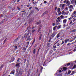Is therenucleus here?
<instances>
[{
	"label": "nucleus",
	"instance_id": "obj_55",
	"mask_svg": "<svg viewBox=\"0 0 76 76\" xmlns=\"http://www.w3.org/2000/svg\"><path fill=\"white\" fill-rule=\"evenodd\" d=\"M69 28H70V27H66V29L67 30V29H69Z\"/></svg>",
	"mask_w": 76,
	"mask_h": 76
},
{
	"label": "nucleus",
	"instance_id": "obj_57",
	"mask_svg": "<svg viewBox=\"0 0 76 76\" xmlns=\"http://www.w3.org/2000/svg\"><path fill=\"white\" fill-rule=\"evenodd\" d=\"M72 22H72V21H71L70 23H69V25H70V24H72Z\"/></svg>",
	"mask_w": 76,
	"mask_h": 76
},
{
	"label": "nucleus",
	"instance_id": "obj_63",
	"mask_svg": "<svg viewBox=\"0 0 76 76\" xmlns=\"http://www.w3.org/2000/svg\"><path fill=\"white\" fill-rule=\"evenodd\" d=\"M76 20V19H74V20H72L73 22H75V21Z\"/></svg>",
	"mask_w": 76,
	"mask_h": 76
},
{
	"label": "nucleus",
	"instance_id": "obj_7",
	"mask_svg": "<svg viewBox=\"0 0 76 76\" xmlns=\"http://www.w3.org/2000/svg\"><path fill=\"white\" fill-rule=\"evenodd\" d=\"M68 8L70 9H73V5H70L68 7Z\"/></svg>",
	"mask_w": 76,
	"mask_h": 76
},
{
	"label": "nucleus",
	"instance_id": "obj_4",
	"mask_svg": "<svg viewBox=\"0 0 76 76\" xmlns=\"http://www.w3.org/2000/svg\"><path fill=\"white\" fill-rule=\"evenodd\" d=\"M31 29V28H30L29 27H28L27 28V30H27H28V33L29 32L30 33H31V32H30V29Z\"/></svg>",
	"mask_w": 76,
	"mask_h": 76
},
{
	"label": "nucleus",
	"instance_id": "obj_10",
	"mask_svg": "<svg viewBox=\"0 0 76 76\" xmlns=\"http://www.w3.org/2000/svg\"><path fill=\"white\" fill-rule=\"evenodd\" d=\"M20 38H19V37H18L16 38L15 40V42H17L18 40L20 39Z\"/></svg>",
	"mask_w": 76,
	"mask_h": 76
},
{
	"label": "nucleus",
	"instance_id": "obj_53",
	"mask_svg": "<svg viewBox=\"0 0 76 76\" xmlns=\"http://www.w3.org/2000/svg\"><path fill=\"white\" fill-rule=\"evenodd\" d=\"M62 41V42L61 43V44H63L64 43V41L63 40Z\"/></svg>",
	"mask_w": 76,
	"mask_h": 76
},
{
	"label": "nucleus",
	"instance_id": "obj_6",
	"mask_svg": "<svg viewBox=\"0 0 76 76\" xmlns=\"http://www.w3.org/2000/svg\"><path fill=\"white\" fill-rule=\"evenodd\" d=\"M57 19L58 21V22H61V18L60 17H58L57 18Z\"/></svg>",
	"mask_w": 76,
	"mask_h": 76
},
{
	"label": "nucleus",
	"instance_id": "obj_40",
	"mask_svg": "<svg viewBox=\"0 0 76 76\" xmlns=\"http://www.w3.org/2000/svg\"><path fill=\"white\" fill-rule=\"evenodd\" d=\"M58 42V41H56L55 42V44H54V45H56V44H57Z\"/></svg>",
	"mask_w": 76,
	"mask_h": 76
},
{
	"label": "nucleus",
	"instance_id": "obj_60",
	"mask_svg": "<svg viewBox=\"0 0 76 76\" xmlns=\"http://www.w3.org/2000/svg\"><path fill=\"white\" fill-rule=\"evenodd\" d=\"M17 8L18 9V10H20V8H19V7H17Z\"/></svg>",
	"mask_w": 76,
	"mask_h": 76
},
{
	"label": "nucleus",
	"instance_id": "obj_26",
	"mask_svg": "<svg viewBox=\"0 0 76 76\" xmlns=\"http://www.w3.org/2000/svg\"><path fill=\"white\" fill-rule=\"evenodd\" d=\"M35 52H36V49H34L33 50V54H35Z\"/></svg>",
	"mask_w": 76,
	"mask_h": 76
},
{
	"label": "nucleus",
	"instance_id": "obj_36",
	"mask_svg": "<svg viewBox=\"0 0 76 76\" xmlns=\"http://www.w3.org/2000/svg\"><path fill=\"white\" fill-rule=\"evenodd\" d=\"M35 30H32L31 32L32 33H34V32H35Z\"/></svg>",
	"mask_w": 76,
	"mask_h": 76
},
{
	"label": "nucleus",
	"instance_id": "obj_32",
	"mask_svg": "<svg viewBox=\"0 0 76 76\" xmlns=\"http://www.w3.org/2000/svg\"><path fill=\"white\" fill-rule=\"evenodd\" d=\"M66 5V4H62V7H64V6H65Z\"/></svg>",
	"mask_w": 76,
	"mask_h": 76
},
{
	"label": "nucleus",
	"instance_id": "obj_61",
	"mask_svg": "<svg viewBox=\"0 0 76 76\" xmlns=\"http://www.w3.org/2000/svg\"><path fill=\"white\" fill-rule=\"evenodd\" d=\"M31 15V14H29L27 16L28 18V17H29V16H30V15Z\"/></svg>",
	"mask_w": 76,
	"mask_h": 76
},
{
	"label": "nucleus",
	"instance_id": "obj_29",
	"mask_svg": "<svg viewBox=\"0 0 76 76\" xmlns=\"http://www.w3.org/2000/svg\"><path fill=\"white\" fill-rule=\"evenodd\" d=\"M15 48H14L15 50H16V49H17V46H15Z\"/></svg>",
	"mask_w": 76,
	"mask_h": 76
},
{
	"label": "nucleus",
	"instance_id": "obj_37",
	"mask_svg": "<svg viewBox=\"0 0 76 76\" xmlns=\"http://www.w3.org/2000/svg\"><path fill=\"white\" fill-rule=\"evenodd\" d=\"M74 73H75V71H73L72 72V73L71 74V75H73Z\"/></svg>",
	"mask_w": 76,
	"mask_h": 76
},
{
	"label": "nucleus",
	"instance_id": "obj_39",
	"mask_svg": "<svg viewBox=\"0 0 76 76\" xmlns=\"http://www.w3.org/2000/svg\"><path fill=\"white\" fill-rule=\"evenodd\" d=\"M39 28H42V26L41 25H39Z\"/></svg>",
	"mask_w": 76,
	"mask_h": 76
},
{
	"label": "nucleus",
	"instance_id": "obj_16",
	"mask_svg": "<svg viewBox=\"0 0 76 76\" xmlns=\"http://www.w3.org/2000/svg\"><path fill=\"white\" fill-rule=\"evenodd\" d=\"M75 2V0H72L71 1V3L72 4H74Z\"/></svg>",
	"mask_w": 76,
	"mask_h": 76
},
{
	"label": "nucleus",
	"instance_id": "obj_2",
	"mask_svg": "<svg viewBox=\"0 0 76 76\" xmlns=\"http://www.w3.org/2000/svg\"><path fill=\"white\" fill-rule=\"evenodd\" d=\"M56 34L57 33H56V32H53L51 35V36L50 37V38H53L54 37L55 35H56Z\"/></svg>",
	"mask_w": 76,
	"mask_h": 76
},
{
	"label": "nucleus",
	"instance_id": "obj_49",
	"mask_svg": "<svg viewBox=\"0 0 76 76\" xmlns=\"http://www.w3.org/2000/svg\"><path fill=\"white\" fill-rule=\"evenodd\" d=\"M65 10H67L68 9V7H66L65 8Z\"/></svg>",
	"mask_w": 76,
	"mask_h": 76
},
{
	"label": "nucleus",
	"instance_id": "obj_18",
	"mask_svg": "<svg viewBox=\"0 0 76 76\" xmlns=\"http://www.w3.org/2000/svg\"><path fill=\"white\" fill-rule=\"evenodd\" d=\"M76 11H75L73 13H72V16H73L74 15V14H76Z\"/></svg>",
	"mask_w": 76,
	"mask_h": 76
},
{
	"label": "nucleus",
	"instance_id": "obj_31",
	"mask_svg": "<svg viewBox=\"0 0 76 76\" xmlns=\"http://www.w3.org/2000/svg\"><path fill=\"white\" fill-rule=\"evenodd\" d=\"M60 18H61V19H62V18H64V16L61 15L60 16Z\"/></svg>",
	"mask_w": 76,
	"mask_h": 76
},
{
	"label": "nucleus",
	"instance_id": "obj_12",
	"mask_svg": "<svg viewBox=\"0 0 76 76\" xmlns=\"http://www.w3.org/2000/svg\"><path fill=\"white\" fill-rule=\"evenodd\" d=\"M20 64V63L17 64L15 65V67H16L18 66H19V65Z\"/></svg>",
	"mask_w": 76,
	"mask_h": 76
},
{
	"label": "nucleus",
	"instance_id": "obj_33",
	"mask_svg": "<svg viewBox=\"0 0 76 76\" xmlns=\"http://www.w3.org/2000/svg\"><path fill=\"white\" fill-rule=\"evenodd\" d=\"M35 39H34L33 42H32V45H33L34 44V42H35Z\"/></svg>",
	"mask_w": 76,
	"mask_h": 76
},
{
	"label": "nucleus",
	"instance_id": "obj_34",
	"mask_svg": "<svg viewBox=\"0 0 76 76\" xmlns=\"http://www.w3.org/2000/svg\"><path fill=\"white\" fill-rule=\"evenodd\" d=\"M51 38L50 37V39H49L48 42H51Z\"/></svg>",
	"mask_w": 76,
	"mask_h": 76
},
{
	"label": "nucleus",
	"instance_id": "obj_64",
	"mask_svg": "<svg viewBox=\"0 0 76 76\" xmlns=\"http://www.w3.org/2000/svg\"><path fill=\"white\" fill-rule=\"evenodd\" d=\"M74 3L75 4H76V0H75V1H74Z\"/></svg>",
	"mask_w": 76,
	"mask_h": 76
},
{
	"label": "nucleus",
	"instance_id": "obj_28",
	"mask_svg": "<svg viewBox=\"0 0 76 76\" xmlns=\"http://www.w3.org/2000/svg\"><path fill=\"white\" fill-rule=\"evenodd\" d=\"M41 28H39L38 29V32H39V31H41Z\"/></svg>",
	"mask_w": 76,
	"mask_h": 76
},
{
	"label": "nucleus",
	"instance_id": "obj_23",
	"mask_svg": "<svg viewBox=\"0 0 76 76\" xmlns=\"http://www.w3.org/2000/svg\"><path fill=\"white\" fill-rule=\"evenodd\" d=\"M15 58H12L11 59V61H15Z\"/></svg>",
	"mask_w": 76,
	"mask_h": 76
},
{
	"label": "nucleus",
	"instance_id": "obj_22",
	"mask_svg": "<svg viewBox=\"0 0 76 76\" xmlns=\"http://www.w3.org/2000/svg\"><path fill=\"white\" fill-rule=\"evenodd\" d=\"M70 73H71V71L69 70L68 71V72L67 74V75H69V74H70Z\"/></svg>",
	"mask_w": 76,
	"mask_h": 76
},
{
	"label": "nucleus",
	"instance_id": "obj_17",
	"mask_svg": "<svg viewBox=\"0 0 76 76\" xmlns=\"http://www.w3.org/2000/svg\"><path fill=\"white\" fill-rule=\"evenodd\" d=\"M57 26H56L55 27H54L53 28V31H55L56 30V28H57Z\"/></svg>",
	"mask_w": 76,
	"mask_h": 76
},
{
	"label": "nucleus",
	"instance_id": "obj_38",
	"mask_svg": "<svg viewBox=\"0 0 76 76\" xmlns=\"http://www.w3.org/2000/svg\"><path fill=\"white\" fill-rule=\"evenodd\" d=\"M48 47H49L50 45V44L48 43L47 44Z\"/></svg>",
	"mask_w": 76,
	"mask_h": 76
},
{
	"label": "nucleus",
	"instance_id": "obj_54",
	"mask_svg": "<svg viewBox=\"0 0 76 76\" xmlns=\"http://www.w3.org/2000/svg\"><path fill=\"white\" fill-rule=\"evenodd\" d=\"M53 48H57V47H56V46H53Z\"/></svg>",
	"mask_w": 76,
	"mask_h": 76
},
{
	"label": "nucleus",
	"instance_id": "obj_42",
	"mask_svg": "<svg viewBox=\"0 0 76 76\" xmlns=\"http://www.w3.org/2000/svg\"><path fill=\"white\" fill-rule=\"evenodd\" d=\"M67 2V0H65L64 1V3H66Z\"/></svg>",
	"mask_w": 76,
	"mask_h": 76
},
{
	"label": "nucleus",
	"instance_id": "obj_3",
	"mask_svg": "<svg viewBox=\"0 0 76 76\" xmlns=\"http://www.w3.org/2000/svg\"><path fill=\"white\" fill-rule=\"evenodd\" d=\"M66 4H67L66 5V6H70V1H69V0H67L66 1Z\"/></svg>",
	"mask_w": 76,
	"mask_h": 76
},
{
	"label": "nucleus",
	"instance_id": "obj_52",
	"mask_svg": "<svg viewBox=\"0 0 76 76\" xmlns=\"http://www.w3.org/2000/svg\"><path fill=\"white\" fill-rule=\"evenodd\" d=\"M64 11H63L62 12V15H63L64 13Z\"/></svg>",
	"mask_w": 76,
	"mask_h": 76
},
{
	"label": "nucleus",
	"instance_id": "obj_13",
	"mask_svg": "<svg viewBox=\"0 0 76 76\" xmlns=\"http://www.w3.org/2000/svg\"><path fill=\"white\" fill-rule=\"evenodd\" d=\"M69 41V39H66V40H65V43H67V42Z\"/></svg>",
	"mask_w": 76,
	"mask_h": 76
},
{
	"label": "nucleus",
	"instance_id": "obj_51",
	"mask_svg": "<svg viewBox=\"0 0 76 76\" xmlns=\"http://www.w3.org/2000/svg\"><path fill=\"white\" fill-rule=\"evenodd\" d=\"M57 46H60V44L59 43H58L57 45Z\"/></svg>",
	"mask_w": 76,
	"mask_h": 76
},
{
	"label": "nucleus",
	"instance_id": "obj_30",
	"mask_svg": "<svg viewBox=\"0 0 76 76\" xmlns=\"http://www.w3.org/2000/svg\"><path fill=\"white\" fill-rule=\"evenodd\" d=\"M19 60H20V58H18V60L17 61V63H19Z\"/></svg>",
	"mask_w": 76,
	"mask_h": 76
},
{
	"label": "nucleus",
	"instance_id": "obj_27",
	"mask_svg": "<svg viewBox=\"0 0 76 76\" xmlns=\"http://www.w3.org/2000/svg\"><path fill=\"white\" fill-rule=\"evenodd\" d=\"M26 44L27 45H28L29 44V42L28 41L27 42H26Z\"/></svg>",
	"mask_w": 76,
	"mask_h": 76
},
{
	"label": "nucleus",
	"instance_id": "obj_25",
	"mask_svg": "<svg viewBox=\"0 0 76 76\" xmlns=\"http://www.w3.org/2000/svg\"><path fill=\"white\" fill-rule=\"evenodd\" d=\"M34 8L35 9H36V10H37V11H39V9L37 7H35Z\"/></svg>",
	"mask_w": 76,
	"mask_h": 76
},
{
	"label": "nucleus",
	"instance_id": "obj_24",
	"mask_svg": "<svg viewBox=\"0 0 76 76\" xmlns=\"http://www.w3.org/2000/svg\"><path fill=\"white\" fill-rule=\"evenodd\" d=\"M67 68H66V67H64L63 68L64 70H67Z\"/></svg>",
	"mask_w": 76,
	"mask_h": 76
},
{
	"label": "nucleus",
	"instance_id": "obj_43",
	"mask_svg": "<svg viewBox=\"0 0 76 76\" xmlns=\"http://www.w3.org/2000/svg\"><path fill=\"white\" fill-rule=\"evenodd\" d=\"M37 2H36V1H34V2H33V4H37Z\"/></svg>",
	"mask_w": 76,
	"mask_h": 76
},
{
	"label": "nucleus",
	"instance_id": "obj_56",
	"mask_svg": "<svg viewBox=\"0 0 76 76\" xmlns=\"http://www.w3.org/2000/svg\"><path fill=\"white\" fill-rule=\"evenodd\" d=\"M5 20V19H4L2 20V22H3V23H4V22H5V21H4Z\"/></svg>",
	"mask_w": 76,
	"mask_h": 76
},
{
	"label": "nucleus",
	"instance_id": "obj_15",
	"mask_svg": "<svg viewBox=\"0 0 76 76\" xmlns=\"http://www.w3.org/2000/svg\"><path fill=\"white\" fill-rule=\"evenodd\" d=\"M47 13H48V11H45L43 14V15H45L46 14H47Z\"/></svg>",
	"mask_w": 76,
	"mask_h": 76
},
{
	"label": "nucleus",
	"instance_id": "obj_50",
	"mask_svg": "<svg viewBox=\"0 0 76 76\" xmlns=\"http://www.w3.org/2000/svg\"><path fill=\"white\" fill-rule=\"evenodd\" d=\"M3 21H1L0 22V25H1V24H2V23H3Z\"/></svg>",
	"mask_w": 76,
	"mask_h": 76
},
{
	"label": "nucleus",
	"instance_id": "obj_35",
	"mask_svg": "<svg viewBox=\"0 0 76 76\" xmlns=\"http://www.w3.org/2000/svg\"><path fill=\"white\" fill-rule=\"evenodd\" d=\"M76 65H75L72 68V69H75L76 68Z\"/></svg>",
	"mask_w": 76,
	"mask_h": 76
},
{
	"label": "nucleus",
	"instance_id": "obj_20",
	"mask_svg": "<svg viewBox=\"0 0 76 76\" xmlns=\"http://www.w3.org/2000/svg\"><path fill=\"white\" fill-rule=\"evenodd\" d=\"M61 27V25H59L57 27V29H60V27Z\"/></svg>",
	"mask_w": 76,
	"mask_h": 76
},
{
	"label": "nucleus",
	"instance_id": "obj_9",
	"mask_svg": "<svg viewBox=\"0 0 76 76\" xmlns=\"http://www.w3.org/2000/svg\"><path fill=\"white\" fill-rule=\"evenodd\" d=\"M66 22H67L66 19H64L63 20V23L64 24H66Z\"/></svg>",
	"mask_w": 76,
	"mask_h": 76
},
{
	"label": "nucleus",
	"instance_id": "obj_5",
	"mask_svg": "<svg viewBox=\"0 0 76 76\" xmlns=\"http://www.w3.org/2000/svg\"><path fill=\"white\" fill-rule=\"evenodd\" d=\"M41 23V20H39V21L36 23V25H39V24H40Z\"/></svg>",
	"mask_w": 76,
	"mask_h": 76
},
{
	"label": "nucleus",
	"instance_id": "obj_21",
	"mask_svg": "<svg viewBox=\"0 0 76 76\" xmlns=\"http://www.w3.org/2000/svg\"><path fill=\"white\" fill-rule=\"evenodd\" d=\"M26 48H23V51H24V52H25V51H26Z\"/></svg>",
	"mask_w": 76,
	"mask_h": 76
},
{
	"label": "nucleus",
	"instance_id": "obj_8",
	"mask_svg": "<svg viewBox=\"0 0 76 76\" xmlns=\"http://www.w3.org/2000/svg\"><path fill=\"white\" fill-rule=\"evenodd\" d=\"M60 33H59L56 35V38H60Z\"/></svg>",
	"mask_w": 76,
	"mask_h": 76
},
{
	"label": "nucleus",
	"instance_id": "obj_11",
	"mask_svg": "<svg viewBox=\"0 0 76 76\" xmlns=\"http://www.w3.org/2000/svg\"><path fill=\"white\" fill-rule=\"evenodd\" d=\"M25 38L26 39V38H27V36H26L25 35L23 36L22 37V39H24Z\"/></svg>",
	"mask_w": 76,
	"mask_h": 76
},
{
	"label": "nucleus",
	"instance_id": "obj_1",
	"mask_svg": "<svg viewBox=\"0 0 76 76\" xmlns=\"http://www.w3.org/2000/svg\"><path fill=\"white\" fill-rule=\"evenodd\" d=\"M31 34H32V33L28 32L27 34V37H28V36L27 37V41H28L29 42H30V41H31L32 40V38H30L31 37Z\"/></svg>",
	"mask_w": 76,
	"mask_h": 76
},
{
	"label": "nucleus",
	"instance_id": "obj_59",
	"mask_svg": "<svg viewBox=\"0 0 76 76\" xmlns=\"http://www.w3.org/2000/svg\"><path fill=\"white\" fill-rule=\"evenodd\" d=\"M31 46H30L29 47V48H28V50H30V49H31Z\"/></svg>",
	"mask_w": 76,
	"mask_h": 76
},
{
	"label": "nucleus",
	"instance_id": "obj_44",
	"mask_svg": "<svg viewBox=\"0 0 76 76\" xmlns=\"http://www.w3.org/2000/svg\"><path fill=\"white\" fill-rule=\"evenodd\" d=\"M41 36L39 37V40H41Z\"/></svg>",
	"mask_w": 76,
	"mask_h": 76
},
{
	"label": "nucleus",
	"instance_id": "obj_41",
	"mask_svg": "<svg viewBox=\"0 0 76 76\" xmlns=\"http://www.w3.org/2000/svg\"><path fill=\"white\" fill-rule=\"evenodd\" d=\"M66 65L67 66H70V63H68L66 64Z\"/></svg>",
	"mask_w": 76,
	"mask_h": 76
},
{
	"label": "nucleus",
	"instance_id": "obj_47",
	"mask_svg": "<svg viewBox=\"0 0 76 76\" xmlns=\"http://www.w3.org/2000/svg\"><path fill=\"white\" fill-rule=\"evenodd\" d=\"M59 24V23L57 22L56 23V25H58Z\"/></svg>",
	"mask_w": 76,
	"mask_h": 76
},
{
	"label": "nucleus",
	"instance_id": "obj_62",
	"mask_svg": "<svg viewBox=\"0 0 76 76\" xmlns=\"http://www.w3.org/2000/svg\"><path fill=\"white\" fill-rule=\"evenodd\" d=\"M68 19L69 20H71V19H72V17H70V18H69Z\"/></svg>",
	"mask_w": 76,
	"mask_h": 76
},
{
	"label": "nucleus",
	"instance_id": "obj_19",
	"mask_svg": "<svg viewBox=\"0 0 76 76\" xmlns=\"http://www.w3.org/2000/svg\"><path fill=\"white\" fill-rule=\"evenodd\" d=\"M68 26V25H67H67H66L65 24H64L63 25V28H65V27H66V26Z\"/></svg>",
	"mask_w": 76,
	"mask_h": 76
},
{
	"label": "nucleus",
	"instance_id": "obj_58",
	"mask_svg": "<svg viewBox=\"0 0 76 76\" xmlns=\"http://www.w3.org/2000/svg\"><path fill=\"white\" fill-rule=\"evenodd\" d=\"M75 23H76V22H75L73 23L72 25H71V26H72V25H74V24H75Z\"/></svg>",
	"mask_w": 76,
	"mask_h": 76
},
{
	"label": "nucleus",
	"instance_id": "obj_48",
	"mask_svg": "<svg viewBox=\"0 0 76 76\" xmlns=\"http://www.w3.org/2000/svg\"><path fill=\"white\" fill-rule=\"evenodd\" d=\"M57 7H56L55 8V10H57Z\"/></svg>",
	"mask_w": 76,
	"mask_h": 76
},
{
	"label": "nucleus",
	"instance_id": "obj_14",
	"mask_svg": "<svg viewBox=\"0 0 76 76\" xmlns=\"http://www.w3.org/2000/svg\"><path fill=\"white\" fill-rule=\"evenodd\" d=\"M60 8H58V13H60Z\"/></svg>",
	"mask_w": 76,
	"mask_h": 76
},
{
	"label": "nucleus",
	"instance_id": "obj_46",
	"mask_svg": "<svg viewBox=\"0 0 76 76\" xmlns=\"http://www.w3.org/2000/svg\"><path fill=\"white\" fill-rule=\"evenodd\" d=\"M44 3L45 4H46V3H47V2L46 1H44Z\"/></svg>",
	"mask_w": 76,
	"mask_h": 76
},
{
	"label": "nucleus",
	"instance_id": "obj_45",
	"mask_svg": "<svg viewBox=\"0 0 76 76\" xmlns=\"http://www.w3.org/2000/svg\"><path fill=\"white\" fill-rule=\"evenodd\" d=\"M11 73L12 74H13V75H14L15 74V72H11Z\"/></svg>",
	"mask_w": 76,
	"mask_h": 76
}]
</instances>
